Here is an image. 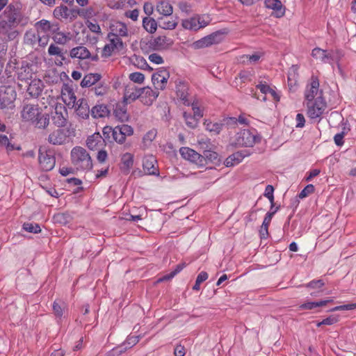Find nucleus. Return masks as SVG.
<instances>
[{"label":"nucleus","mask_w":356,"mask_h":356,"mask_svg":"<svg viewBox=\"0 0 356 356\" xmlns=\"http://www.w3.org/2000/svg\"><path fill=\"white\" fill-rule=\"evenodd\" d=\"M256 88L260 90V92L264 94V95L261 97H257L256 95H254V97L260 99L261 101L266 102V95L268 94V92L271 89L269 85H268L266 82H260L258 85H257Z\"/></svg>","instance_id":"48"},{"label":"nucleus","mask_w":356,"mask_h":356,"mask_svg":"<svg viewBox=\"0 0 356 356\" xmlns=\"http://www.w3.org/2000/svg\"><path fill=\"white\" fill-rule=\"evenodd\" d=\"M101 79V75L99 74H86L81 82V86L83 88L85 87H90L91 86L95 84L98 82Z\"/></svg>","instance_id":"43"},{"label":"nucleus","mask_w":356,"mask_h":356,"mask_svg":"<svg viewBox=\"0 0 356 356\" xmlns=\"http://www.w3.org/2000/svg\"><path fill=\"white\" fill-rule=\"evenodd\" d=\"M122 215V218L127 221H138L142 220L141 215L136 213V209H132L129 213H123Z\"/></svg>","instance_id":"51"},{"label":"nucleus","mask_w":356,"mask_h":356,"mask_svg":"<svg viewBox=\"0 0 356 356\" xmlns=\"http://www.w3.org/2000/svg\"><path fill=\"white\" fill-rule=\"evenodd\" d=\"M44 88L43 82L40 79L31 80L27 88V92L32 97H38L42 92Z\"/></svg>","instance_id":"29"},{"label":"nucleus","mask_w":356,"mask_h":356,"mask_svg":"<svg viewBox=\"0 0 356 356\" xmlns=\"http://www.w3.org/2000/svg\"><path fill=\"white\" fill-rule=\"evenodd\" d=\"M133 134V128L130 125L124 124L113 128V138L116 143L122 144L125 142L127 136H130Z\"/></svg>","instance_id":"11"},{"label":"nucleus","mask_w":356,"mask_h":356,"mask_svg":"<svg viewBox=\"0 0 356 356\" xmlns=\"http://www.w3.org/2000/svg\"><path fill=\"white\" fill-rule=\"evenodd\" d=\"M30 123L38 129H45L49 124V115L47 113H43L41 110L39 115H37Z\"/></svg>","instance_id":"32"},{"label":"nucleus","mask_w":356,"mask_h":356,"mask_svg":"<svg viewBox=\"0 0 356 356\" xmlns=\"http://www.w3.org/2000/svg\"><path fill=\"white\" fill-rule=\"evenodd\" d=\"M129 79L136 83H143L145 80V75L141 72H133L129 75Z\"/></svg>","instance_id":"54"},{"label":"nucleus","mask_w":356,"mask_h":356,"mask_svg":"<svg viewBox=\"0 0 356 356\" xmlns=\"http://www.w3.org/2000/svg\"><path fill=\"white\" fill-rule=\"evenodd\" d=\"M179 153L184 159L188 160L200 167L205 165L204 156L191 148L188 147H181Z\"/></svg>","instance_id":"10"},{"label":"nucleus","mask_w":356,"mask_h":356,"mask_svg":"<svg viewBox=\"0 0 356 356\" xmlns=\"http://www.w3.org/2000/svg\"><path fill=\"white\" fill-rule=\"evenodd\" d=\"M173 42L165 35H159L149 41V47L154 51H161L169 48Z\"/></svg>","instance_id":"13"},{"label":"nucleus","mask_w":356,"mask_h":356,"mask_svg":"<svg viewBox=\"0 0 356 356\" xmlns=\"http://www.w3.org/2000/svg\"><path fill=\"white\" fill-rule=\"evenodd\" d=\"M338 321V318L337 317L334 316H329L325 319H323L322 321L321 322H318L317 323V326L318 327H320L323 325H333L335 323H337Z\"/></svg>","instance_id":"59"},{"label":"nucleus","mask_w":356,"mask_h":356,"mask_svg":"<svg viewBox=\"0 0 356 356\" xmlns=\"http://www.w3.org/2000/svg\"><path fill=\"white\" fill-rule=\"evenodd\" d=\"M37 31L44 33L45 34L52 33L59 31L60 27L58 23H51L47 19H41L35 23Z\"/></svg>","instance_id":"22"},{"label":"nucleus","mask_w":356,"mask_h":356,"mask_svg":"<svg viewBox=\"0 0 356 356\" xmlns=\"http://www.w3.org/2000/svg\"><path fill=\"white\" fill-rule=\"evenodd\" d=\"M33 75V65L29 63L23 64L18 70L17 77L21 81H28L32 80Z\"/></svg>","instance_id":"31"},{"label":"nucleus","mask_w":356,"mask_h":356,"mask_svg":"<svg viewBox=\"0 0 356 356\" xmlns=\"http://www.w3.org/2000/svg\"><path fill=\"white\" fill-rule=\"evenodd\" d=\"M110 111L107 106L104 104H98L91 108V115L94 118H102L108 116Z\"/></svg>","instance_id":"38"},{"label":"nucleus","mask_w":356,"mask_h":356,"mask_svg":"<svg viewBox=\"0 0 356 356\" xmlns=\"http://www.w3.org/2000/svg\"><path fill=\"white\" fill-rule=\"evenodd\" d=\"M23 17L18 8L9 4L0 15V39L8 42L15 40L19 35L17 28L22 23Z\"/></svg>","instance_id":"1"},{"label":"nucleus","mask_w":356,"mask_h":356,"mask_svg":"<svg viewBox=\"0 0 356 356\" xmlns=\"http://www.w3.org/2000/svg\"><path fill=\"white\" fill-rule=\"evenodd\" d=\"M139 341L138 336H131L129 337L124 343L122 346V349H127V348H131L133 346L136 345Z\"/></svg>","instance_id":"55"},{"label":"nucleus","mask_w":356,"mask_h":356,"mask_svg":"<svg viewBox=\"0 0 356 356\" xmlns=\"http://www.w3.org/2000/svg\"><path fill=\"white\" fill-rule=\"evenodd\" d=\"M0 147L5 148L8 152L15 149L14 145L10 142L7 136L0 134Z\"/></svg>","instance_id":"49"},{"label":"nucleus","mask_w":356,"mask_h":356,"mask_svg":"<svg viewBox=\"0 0 356 356\" xmlns=\"http://www.w3.org/2000/svg\"><path fill=\"white\" fill-rule=\"evenodd\" d=\"M149 60L150 62L154 63V64H162L163 63V59L162 56H161L159 54L156 53L151 54L149 57Z\"/></svg>","instance_id":"62"},{"label":"nucleus","mask_w":356,"mask_h":356,"mask_svg":"<svg viewBox=\"0 0 356 356\" xmlns=\"http://www.w3.org/2000/svg\"><path fill=\"white\" fill-rule=\"evenodd\" d=\"M143 168L144 172L147 175H156L159 170L156 158L152 155H147L143 160Z\"/></svg>","instance_id":"24"},{"label":"nucleus","mask_w":356,"mask_h":356,"mask_svg":"<svg viewBox=\"0 0 356 356\" xmlns=\"http://www.w3.org/2000/svg\"><path fill=\"white\" fill-rule=\"evenodd\" d=\"M53 14L56 19H67L69 16V9L66 6H58L54 9Z\"/></svg>","instance_id":"46"},{"label":"nucleus","mask_w":356,"mask_h":356,"mask_svg":"<svg viewBox=\"0 0 356 356\" xmlns=\"http://www.w3.org/2000/svg\"><path fill=\"white\" fill-rule=\"evenodd\" d=\"M170 77L169 72L165 68H160L152 75V83L156 90H163Z\"/></svg>","instance_id":"12"},{"label":"nucleus","mask_w":356,"mask_h":356,"mask_svg":"<svg viewBox=\"0 0 356 356\" xmlns=\"http://www.w3.org/2000/svg\"><path fill=\"white\" fill-rule=\"evenodd\" d=\"M107 39L108 42L105 44L102 50V56L105 58L111 56L115 50H121L124 47L122 38L108 33Z\"/></svg>","instance_id":"9"},{"label":"nucleus","mask_w":356,"mask_h":356,"mask_svg":"<svg viewBox=\"0 0 356 356\" xmlns=\"http://www.w3.org/2000/svg\"><path fill=\"white\" fill-rule=\"evenodd\" d=\"M86 145L90 150H98L106 145L105 140L99 132L88 137Z\"/></svg>","instance_id":"23"},{"label":"nucleus","mask_w":356,"mask_h":356,"mask_svg":"<svg viewBox=\"0 0 356 356\" xmlns=\"http://www.w3.org/2000/svg\"><path fill=\"white\" fill-rule=\"evenodd\" d=\"M332 300H325L318 302H307L300 305V309L311 310L318 307H323L326 305L328 302H331Z\"/></svg>","instance_id":"45"},{"label":"nucleus","mask_w":356,"mask_h":356,"mask_svg":"<svg viewBox=\"0 0 356 356\" xmlns=\"http://www.w3.org/2000/svg\"><path fill=\"white\" fill-rule=\"evenodd\" d=\"M168 17H161L159 18V26L161 28L167 30H173L176 28L177 25V22L176 18L173 19Z\"/></svg>","instance_id":"41"},{"label":"nucleus","mask_w":356,"mask_h":356,"mask_svg":"<svg viewBox=\"0 0 356 356\" xmlns=\"http://www.w3.org/2000/svg\"><path fill=\"white\" fill-rule=\"evenodd\" d=\"M17 92L13 86H1L0 87V109L12 110L15 108Z\"/></svg>","instance_id":"4"},{"label":"nucleus","mask_w":356,"mask_h":356,"mask_svg":"<svg viewBox=\"0 0 356 356\" xmlns=\"http://www.w3.org/2000/svg\"><path fill=\"white\" fill-rule=\"evenodd\" d=\"M355 309H356V303H352V304H347V305L337 306V307L332 308L330 311L335 312V311H341V310H353Z\"/></svg>","instance_id":"60"},{"label":"nucleus","mask_w":356,"mask_h":356,"mask_svg":"<svg viewBox=\"0 0 356 356\" xmlns=\"http://www.w3.org/2000/svg\"><path fill=\"white\" fill-rule=\"evenodd\" d=\"M72 107L74 108L76 114L83 120L88 119L91 113L88 100L85 98L79 99Z\"/></svg>","instance_id":"16"},{"label":"nucleus","mask_w":356,"mask_h":356,"mask_svg":"<svg viewBox=\"0 0 356 356\" xmlns=\"http://www.w3.org/2000/svg\"><path fill=\"white\" fill-rule=\"evenodd\" d=\"M319 86L318 79L315 76H312L309 83L306 86L304 92L305 103L316 100L318 97H323V91L319 90Z\"/></svg>","instance_id":"8"},{"label":"nucleus","mask_w":356,"mask_h":356,"mask_svg":"<svg viewBox=\"0 0 356 356\" xmlns=\"http://www.w3.org/2000/svg\"><path fill=\"white\" fill-rule=\"evenodd\" d=\"M211 19L209 15L196 14L188 18L182 19L181 26L184 29L197 31L204 29L211 23Z\"/></svg>","instance_id":"3"},{"label":"nucleus","mask_w":356,"mask_h":356,"mask_svg":"<svg viewBox=\"0 0 356 356\" xmlns=\"http://www.w3.org/2000/svg\"><path fill=\"white\" fill-rule=\"evenodd\" d=\"M188 86L184 81H179L176 85V93L184 105L189 106L191 101L188 99Z\"/></svg>","instance_id":"28"},{"label":"nucleus","mask_w":356,"mask_h":356,"mask_svg":"<svg viewBox=\"0 0 356 356\" xmlns=\"http://www.w3.org/2000/svg\"><path fill=\"white\" fill-rule=\"evenodd\" d=\"M68 136L66 131L63 129H57L51 132L47 140L54 145H61L66 143Z\"/></svg>","instance_id":"19"},{"label":"nucleus","mask_w":356,"mask_h":356,"mask_svg":"<svg viewBox=\"0 0 356 356\" xmlns=\"http://www.w3.org/2000/svg\"><path fill=\"white\" fill-rule=\"evenodd\" d=\"M53 34L54 36L52 38L54 41L57 44L63 45L67 43L73 38V35L70 32L64 33L57 31L56 32H54Z\"/></svg>","instance_id":"39"},{"label":"nucleus","mask_w":356,"mask_h":356,"mask_svg":"<svg viewBox=\"0 0 356 356\" xmlns=\"http://www.w3.org/2000/svg\"><path fill=\"white\" fill-rule=\"evenodd\" d=\"M204 125L206 126V129L209 131H214L216 133H219L221 129V126L218 123H213L211 122H204Z\"/></svg>","instance_id":"57"},{"label":"nucleus","mask_w":356,"mask_h":356,"mask_svg":"<svg viewBox=\"0 0 356 356\" xmlns=\"http://www.w3.org/2000/svg\"><path fill=\"white\" fill-rule=\"evenodd\" d=\"M307 107V115L311 119L321 118L323 114L327 104L323 97H318L316 100L305 103Z\"/></svg>","instance_id":"6"},{"label":"nucleus","mask_w":356,"mask_h":356,"mask_svg":"<svg viewBox=\"0 0 356 356\" xmlns=\"http://www.w3.org/2000/svg\"><path fill=\"white\" fill-rule=\"evenodd\" d=\"M87 26L89 29V30L93 33H101V28L99 25L95 21V22H87Z\"/></svg>","instance_id":"63"},{"label":"nucleus","mask_w":356,"mask_h":356,"mask_svg":"<svg viewBox=\"0 0 356 356\" xmlns=\"http://www.w3.org/2000/svg\"><path fill=\"white\" fill-rule=\"evenodd\" d=\"M205 159V165L207 164V161H210L213 163H216L220 161L218 158V155L216 152L211 150H205L204 152V155Z\"/></svg>","instance_id":"50"},{"label":"nucleus","mask_w":356,"mask_h":356,"mask_svg":"<svg viewBox=\"0 0 356 356\" xmlns=\"http://www.w3.org/2000/svg\"><path fill=\"white\" fill-rule=\"evenodd\" d=\"M48 54L49 56H56L55 63L56 65L60 66L65 63L66 58L65 52L63 49L55 44H51L48 48Z\"/></svg>","instance_id":"25"},{"label":"nucleus","mask_w":356,"mask_h":356,"mask_svg":"<svg viewBox=\"0 0 356 356\" xmlns=\"http://www.w3.org/2000/svg\"><path fill=\"white\" fill-rule=\"evenodd\" d=\"M260 140L261 137L256 131L244 129L236 135L235 144L238 146L252 147Z\"/></svg>","instance_id":"5"},{"label":"nucleus","mask_w":356,"mask_h":356,"mask_svg":"<svg viewBox=\"0 0 356 356\" xmlns=\"http://www.w3.org/2000/svg\"><path fill=\"white\" fill-rule=\"evenodd\" d=\"M39 34L33 30L27 31L24 37V42L26 45L37 49Z\"/></svg>","instance_id":"37"},{"label":"nucleus","mask_w":356,"mask_h":356,"mask_svg":"<svg viewBox=\"0 0 356 356\" xmlns=\"http://www.w3.org/2000/svg\"><path fill=\"white\" fill-rule=\"evenodd\" d=\"M121 161L125 168L129 169L134 164V156L131 153H125L122 156Z\"/></svg>","instance_id":"52"},{"label":"nucleus","mask_w":356,"mask_h":356,"mask_svg":"<svg viewBox=\"0 0 356 356\" xmlns=\"http://www.w3.org/2000/svg\"><path fill=\"white\" fill-rule=\"evenodd\" d=\"M249 154H244L243 152H236L229 156L225 161V165L227 167H231L238 165L243 159L248 156Z\"/></svg>","instance_id":"36"},{"label":"nucleus","mask_w":356,"mask_h":356,"mask_svg":"<svg viewBox=\"0 0 356 356\" xmlns=\"http://www.w3.org/2000/svg\"><path fill=\"white\" fill-rule=\"evenodd\" d=\"M127 104L124 102L118 103L115 105L113 111L115 117L121 122H125L129 119V114L127 113Z\"/></svg>","instance_id":"35"},{"label":"nucleus","mask_w":356,"mask_h":356,"mask_svg":"<svg viewBox=\"0 0 356 356\" xmlns=\"http://www.w3.org/2000/svg\"><path fill=\"white\" fill-rule=\"evenodd\" d=\"M23 229L29 232L35 234L41 232L39 224H23Z\"/></svg>","instance_id":"56"},{"label":"nucleus","mask_w":356,"mask_h":356,"mask_svg":"<svg viewBox=\"0 0 356 356\" xmlns=\"http://www.w3.org/2000/svg\"><path fill=\"white\" fill-rule=\"evenodd\" d=\"M108 33L118 36V38H127L129 36V29L125 23L113 20L110 23Z\"/></svg>","instance_id":"14"},{"label":"nucleus","mask_w":356,"mask_h":356,"mask_svg":"<svg viewBox=\"0 0 356 356\" xmlns=\"http://www.w3.org/2000/svg\"><path fill=\"white\" fill-rule=\"evenodd\" d=\"M185 265L184 264H179L176 266L175 269L172 271L170 273L164 275L159 280V282H163L166 280H169L172 279L174 276H175L177 273H179L184 268Z\"/></svg>","instance_id":"53"},{"label":"nucleus","mask_w":356,"mask_h":356,"mask_svg":"<svg viewBox=\"0 0 356 356\" xmlns=\"http://www.w3.org/2000/svg\"><path fill=\"white\" fill-rule=\"evenodd\" d=\"M158 90H154L149 87H145L140 89V99L145 105H151L159 96Z\"/></svg>","instance_id":"21"},{"label":"nucleus","mask_w":356,"mask_h":356,"mask_svg":"<svg viewBox=\"0 0 356 356\" xmlns=\"http://www.w3.org/2000/svg\"><path fill=\"white\" fill-rule=\"evenodd\" d=\"M39 164L41 169L44 171H50L51 170L56 163L55 157L47 152H39L38 156Z\"/></svg>","instance_id":"15"},{"label":"nucleus","mask_w":356,"mask_h":356,"mask_svg":"<svg viewBox=\"0 0 356 356\" xmlns=\"http://www.w3.org/2000/svg\"><path fill=\"white\" fill-rule=\"evenodd\" d=\"M136 3L135 0H120L112 4L111 0H108V6L113 9H124L133 7Z\"/></svg>","instance_id":"42"},{"label":"nucleus","mask_w":356,"mask_h":356,"mask_svg":"<svg viewBox=\"0 0 356 356\" xmlns=\"http://www.w3.org/2000/svg\"><path fill=\"white\" fill-rule=\"evenodd\" d=\"M71 161L77 170H88L92 168V161L87 150L76 146L71 150Z\"/></svg>","instance_id":"2"},{"label":"nucleus","mask_w":356,"mask_h":356,"mask_svg":"<svg viewBox=\"0 0 356 356\" xmlns=\"http://www.w3.org/2000/svg\"><path fill=\"white\" fill-rule=\"evenodd\" d=\"M156 136L157 130L156 129L149 130L143 137L142 147L144 149L149 148Z\"/></svg>","instance_id":"40"},{"label":"nucleus","mask_w":356,"mask_h":356,"mask_svg":"<svg viewBox=\"0 0 356 356\" xmlns=\"http://www.w3.org/2000/svg\"><path fill=\"white\" fill-rule=\"evenodd\" d=\"M51 118L56 127H65L68 122L67 109L62 104L57 103L54 106V110L51 112Z\"/></svg>","instance_id":"7"},{"label":"nucleus","mask_w":356,"mask_h":356,"mask_svg":"<svg viewBox=\"0 0 356 356\" xmlns=\"http://www.w3.org/2000/svg\"><path fill=\"white\" fill-rule=\"evenodd\" d=\"M140 89L137 88L134 86L128 85L124 90L123 102L125 104H130L136 99L140 98Z\"/></svg>","instance_id":"27"},{"label":"nucleus","mask_w":356,"mask_h":356,"mask_svg":"<svg viewBox=\"0 0 356 356\" xmlns=\"http://www.w3.org/2000/svg\"><path fill=\"white\" fill-rule=\"evenodd\" d=\"M93 90L97 96H103L107 92L108 88L103 84H99L93 88Z\"/></svg>","instance_id":"58"},{"label":"nucleus","mask_w":356,"mask_h":356,"mask_svg":"<svg viewBox=\"0 0 356 356\" xmlns=\"http://www.w3.org/2000/svg\"><path fill=\"white\" fill-rule=\"evenodd\" d=\"M183 115L185 122L189 128L194 129L197 126L200 119L196 116L187 112H184Z\"/></svg>","instance_id":"47"},{"label":"nucleus","mask_w":356,"mask_h":356,"mask_svg":"<svg viewBox=\"0 0 356 356\" xmlns=\"http://www.w3.org/2000/svg\"><path fill=\"white\" fill-rule=\"evenodd\" d=\"M70 56L72 58L83 60L90 57V52L86 47L79 46L70 50Z\"/></svg>","instance_id":"34"},{"label":"nucleus","mask_w":356,"mask_h":356,"mask_svg":"<svg viewBox=\"0 0 356 356\" xmlns=\"http://www.w3.org/2000/svg\"><path fill=\"white\" fill-rule=\"evenodd\" d=\"M143 25L144 29L149 33H154L157 29L156 21L149 17H144L143 19Z\"/></svg>","instance_id":"44"},{"label":"nucleus","mask_w":356,"mask_h":356,"mask_svg":"<svg viewBox=\"0 0 356 356\" xmlns=\"http://www.w3.org/2000/svg\"><path fill=\"white\" fill-rule=\"evenodd\" d=\"M222 40L221 34L219 32L213 33L196 42L198 47H206L213 44H218Z\"/></svg>","instance_id":"26"},{"label":"nucleus","mask_w":356,"mask_h":356,"mask_svg":"<svg viewBox=\"0 0 356 356\" xmlns=\"http://www.w3.org/2000/svg\"><path fill=\"white\" fill-rule=\"evenodd\" d=\"M41 110L38 105L26 104L21 111V117L24 121L31 122L37 115H39Z\"/></svg>","instance_id":"20"},{"label":"nucleus","mask_w":356,"mask_h":356,"mask_svg":"<svg viewBox=\"0 0 356 356\" xmlns=\"http://www.w3.org/2000/svg\"><path fill=\"white\" fill-rule=\"evenodd\" d=\"M274 188L271 185H268L265 188L264 195L270 201L271 203L274 201Z\"/></svg>","instance_id":"64"},{"label":"nucleus","mask_w":356,"mask_h":356,"mask_svg":"<svg viewBox=\"0 0 356 356\" xmlns=\"http://www.w3.org/2000/svg\"><path fill=\"white\" fill-rule=\"evenodd\" d=\"M312 56L323 63H332L335 60L332 51H327L319 47H316L312 51Z\"/></svg>","instance_id":"17"},{"label":"nucleus","mask_w":356,"mask_h":356,"mask_svg":"<svg viewBox=\"0 0 356 356\" xmlns=\"http://www.w3.org/2000/svg\"><path fill=\"white\" fill-rule=\"evenodd\" d=\"M229 120L234 124H236L237 122L241 124L248 125L249 124V120L243 114L240 115L238 118H230Z\"/></svg>","instance_id":"61"},{"label":"nucleus","mask_w":356,"mask_h":356,"mask_svg":"<svg viewBox=\"0 0 356 356\" xmlns=\"http://www.w3.org/2000/svg\"><path fill=\"white\" fill-rule=\"evenodd\" d=\"M61 98L67 106H74L76 97L71 85L64 83L61 88Z\"/></svg>","instance_id":"18"},{"label":"nucleus","mask_w":356,"mask_h":356,"mask_svg":"<svg viewBox=\"0 0 356 356\" xmlns=\"http://www.w3.org/2000/svg\"><path fill=\"white\" fill-rule=\"evenodd\" d=\"M156 10L162 17H170L173 13V7L167 0H161L156 5Z\"/></svg>","instance_id":"33"},{"label":"nucleus","mask_w":356,"mask_h":356,"mask_svg":"<svg viewBox=\"0 0 356 356\" xmlns=\"http://www.w3.org/2000/svg\"><path fill=\"white\" fill-rule=\"evenodd\" d=\"M266 7L275 11L277 17H282L285 14V7L280 0H266Z\"/></svg>","instance_id":"30"}]
</instances>
